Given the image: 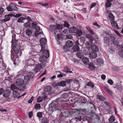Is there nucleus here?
<instances>
[{
	"label": "nucleus",
	"instance_id": "obj_17",
	"mask_svg": "<svg viewBox=\"0 0 123 123\" xmlns=\"http://www.w3.org/2000/svg\"><path fill=\"white\" fill-rule=\"evenodd\" d=\"M35 63L36 62L34 60L31 59H30L27 62V63L28 64V66H30L31 65V66L34 65Z\"/></svg>",
	"mask_w": 123,
	"mask_h": 123
},
{
	"label": "nucleus",
	"instance_id": "obj_41",
	"mask_svg": "<svg viewBox=\"0 0 123 123\" xmlns=\"http://www.w3.org/2000/svg\"><path fill=\"white\" fill-rule=\"evenodd\" d=\"M42 123H49V121L48 119L45 117H43L41 120Z\"/></svg>",
	"mask_w": 123,
	"mask_h": 123
},
{
	"label": "nucleus",
	"instance_id": "obj_8",
	"mask_svg": "<svg viewBox=\"0 0 123 123\" xmlns=\"http://www.w3.org/2000/svg\"><path fill=\"white\" fill-rule=\"evenodd\" d=\"M26 73L27 74V75L24 76V78L25 80L26 79L27 81L30 80V78H32L34 77V74L31 72H27Z\"/></svg>",
	"mask_w": 123,
	"mask_h": 123
},
{
	"label": "nucleus",
	"instance_id": "obj_11",
	"mask_svg": "<svg viewBox=\"0 0 123 123\" xmlns=\"http://www.w3.org/2000/svg\"><path fill=\"white\" fill-rule=\"evenodd\" d=\"M45 49H44L43 51L41 54H42L43 55L42 56L45 57L47 58H48L49 56V54L48 51Z\"/></svg>",
	"mask_w": 123,
	"mask_h": 123
},
{
	"label": "nucleus",
	"instance_id": "obj_27",
	"mask_svg": "<svg viewBox=\"0 0 123 123\" xmlns=\"http://www.w3.org/2000/svg\"><path fill=\"white\" fill-rule=\"evenodd\" d=\"M89 56L91 58L94 59L97 57V54L95 52H92L90 54Z\"/></svg>",
	"mask_w": 123,
	"mask_h": 123
},
{
	"label": "nucleus",
	"instance_id": "obj_56",
	"mask_svg": "<svg viewBox=\"0 0 123 123\" xmlns=\"http://www.w3.org/2000/svg\"><path fill=\"white\" fill-rule=\"evenodd\" d=\"M9 96H7L4 97V99L5 101H9L10 100V98Z\"/></svg>",
	"mask_w": 123,
	"mask_h": 123
},
{
	"label": "nucleus",
	"instance_id": "obj_24",
	"mask_svg": "<svg viewBox=\"0 0 123 123\" xmlns=\"http://www.w3.org/2000/svg\"><path fill=\"white\" fill-rule=\"evenodd\" d=\"M104 89L105 91L109 94L111 96L112 95V92L111 90L108 87L105 86L104 87Z\"/></svg>",
	"mask_w": 123,
	"mask_h": 123
},
{
	"label": "nucleus",
	"instance_id": "obj_21",
	"mask_svg": "<svg viewBox=\"0 0 123 123\" xmlns=\"http://www.w3.org/2000/svg\"><path fill=\"white\" fill-rule=\"evenodd\" d=\"M115 120V116L112 115L108 119L109 123H113Z\"/></svg>",
	"mask_w": 123,
	"mask_h": 123
},
{
	"label": "nucleus",
	"instance_id": "obj_33",
	"mask_svg": "<svg viewBox=\"0 0 123 123\" xmlns=\"http://www.w3.org/2000/svg\"><path fill=\"white\" fill-rule=\"evenodd\" d=\"M17 91L13 92V96L15 98H18L19 97V93L17 92Z\"/></svg>",
	"mask_w": 123,
	"mask_h": 123
},
{
	"label": "nucleus",
	"instance_id": "obj_12",
	"mask_svg": "<svg viewBox=\"0 0 123 123\" xmlns=\"http://www.w3.org/2000/svg\"><path fill=\"white\" fill-rule=\"evenodd\" d=\"M70 32L72 33H75L78 31V29L75 27H71L69 29Z\"/></svg>",
	"mask_w": 123,
	"mask_h": 123
},
{
	"label": "nucleus",
	"instance_id": "obj_2",
	"mask_svg": "<svg viewBox=\"0 0 123 123\" xmlns=\"http://www.w3.org/2000/svg\"><path fill=\"white\" fill-rule=\"evenodd\" d=\"M49 111L52 112L56 110L60 111H61V109L59 106V104L55 101H53L49 105Z\"/></svg>",
	"mask_w": 123,
	"mask_h": 123
},
{
	"label": "nucleus",
	"instance_id": "obj_50",
	"mask_svg": "<svg viewBox=\"0 0 123 123\" xmlns=\"http://www.w3.org/2000/svg\"><path fill=\"white\" fill-rule=\"evenodd\" d=\"M7 8H17L16 6L12 3H10L9 7Z\"/></svg>",
	"mask_w": 123,
	"mask_h": 123
},
{
	"label": "nucleus",
	"instance_id": "obj_3",
	"mask_svg": "<svg viewBox=\"0 0 123 123\" xmlns=\"http://www.w3.org/2000/svg\"><path fill=\"white\" fill-rule=\"evenodd\" d=\"M15 84L19 86L21 90H23L25 88V85L24 84V81L22 79H18L15 81Z\"/></svg>",
	"mask_w": 123,
	"mask_h": 123
},
{
	"label": "nucleus",
	"instance_id": "obj_22",
	"mask_svg": "<svg viewBox=\"0 0 123 123\" xmlns=\"http://www.w3.org/2000/svg\"><path fill=\"white\" fill-rule=\"evenodd\" d=\"M11 89L13 91H18V88L14 84H12L10 86Z\"/></svg>",
	"mask_w": 123,
	"mask_h": 123
},
{
	"label": "nucleus",
	"instance_id": "obj_28",
	"mask_svg": "<svg viewBox=\"0 0 123 123\" xmlns=\"http://www.w3.org/2000/svg\"><path fill=\"white\" fill-rule=\"evenodd\" d=\"M91 48L92 50L94 51L97 52L99 50L98 47L96 45H93Z\"/></svg>",
	"mask_w": 123,
	"mask_h": 123
},
{
	"label": "nucleus",
	"instance_id": "obj_10",
	"mask_svg": "<svg viewBox=\"0 0 123 123\" xmlns=\"http://www.w3.org/2000/svg\"><path fill=\"white\" fill-rule=\"evenodd\" d=\"M40 43L41 46H43L44 47L46 48L47 43V40L44 38H42L40 40Z\"/></svg>",
	"mask_w": 123,
	"mask_h": 123
},
{
	"label": "nucleus",
	"instance_id": "obj_44",
	"mask_svg": "<svg viewBox=\"0 0 123 123\" xmlns=\"http://www.w3.org/2000/svg\"><path fill=\"white\" fill-rule=\"evenodd\" d=\"M110 34V30H108L106 31H104L103 33V35L104 36H109Z\"/></svg>",
	"mask_w": 123,
	"mask_h": 123
},
{
	"label": "nucleus",
	"instance_id": "obj_52",
	"mask_svg": "<svg viewBox=\"0 0 123 123\" xmlns=\"http://www.w3.org/2000/svg\"><path fill=\"white\" fill-rule=\"evenodd\" d=\"M30 23L29 22H26L24 25V26L27 28H29L30 27Z\"/></svg>",
	"mask_w": 123,
	"mask_h": 123
},
{
	"label": "nucleus",
	"instance_id": "obj_57",
	"mask_svg": "<svg viewBox=\"0 0 123 123\" xmlns=\"http://www.w3.org/2000/svg\"><path fill=\"white\" fill-rule=\"evenodd\" d=\"M43 101L42 98L39 96L37 98V102H38L40 103L42 102Z\"/></svg>",
	"mask_w": 123,
	"mask_h": 123
},
{
	"label": "nucleus",
	"instance_id": "obj_6",
	"mask_svg": "<svg viewBox=\"0 0 123 123\" xmlns=\"http://www.w3.org/2000/svg\"><path fill=\"white\" fill-rule=\"evenodd\" d=\"M32 26L34 27L37 32H35V35L36 37L39 34L41 33V32H37L40 30V29L39 27L37 25V24L35 23V22H33L32 23Z\"/></svg>",
	"mask_w": 123,
	"mask_h": 123
},
{
	"label": "nucleus",
	"instance_id": "obj_23",
	"mask_svg": "<svg viewBox=\"0 0 123 123\" xmlns=\"http://www.w3.org/2000/svg\"><path fill=\"white\" fill-rule=\"evenodd\" d=\"M107 2L105 3V6L106 7H110L112 5L111 2L113 0H106Z\"/></svg>",
	"mask_w": 123,
	"mask_h": 123
},
{
	"label": "nucleus",
	"instance_id": "obj_25",
	"mask_svg": "<svg viewBox=\"0 0 123 123\" xmlns=\"http://www.w3.org/2000/svg\"><path fill=\"white\" fill-rule=\"evenodd\" d=\"M11 90H6L5 91H4L3 93V97L9 96V95L10 93Z\"/></svg>",
	"mask_w": 123,
	"mask_h": 123
},
{
	"label": "nucleus",
	"instance_id": "obj_7",
	"mask_svg": "<svg viewBox=\"0 0 123 123\" xmlns=\"http://www.w3.org/2000/svg\"><path fill=\"white\" fill-rule=\"evenodd\" d=\"M84 116V115L83 114L81 113H79L77 117H75L71 120H75L76 122H79L81 121L83 119Z\"/></svg>",
	"mask_w": 123,
	"mask_h": 123
},
{
	"label": "nucleus",
	"instance_id": "obj_15",
	"mask_svg": "<svg viewBox=\"0 0 123 123\" xmlns=\"http://www.w3.org/2000/svg\"><path fill=\"white\" fill-rule=\"evenodd\" d=\"M12 16L13 14L11 13L6 15L5 16V18L3 19V21L5 22L9 21L11 17Z\"/></svg>",
	"mask_w": 123,
	"mask_h": 123
},
{
	"label": "nucleus",
	"instance_id": "obj_40",
	"mask_svg": "<svg viewBox=\"0 0 123 123\" xmlns=\"http://www.w3.org/2000/svg\"><path fill=\"white\" fill-rule=\"evenodd\" d=\"M86 37L91 41H92L93 39V38L92 35L90 34H88L86 35Z\"/></svg>",
	"mask_w": 123,
	"mask_h": 123
},
{
	"label": "nucleus",
	"instance_id": "obj_9",
	"mask_svg": "<svg viewBox=\"0 0 123 123\" xmlns=\"http://www.w3.org/2000/svg\"><path fill=\"white\" fill-rule=\"evenodd\" d=\"M46 49L44 47V46H42L41 45H40L39 46H38L37 47L36 50L38 53L41 54L43 51L44 50V49Z\"/></svg>",
	"mask_w": 123,
	"mask_h": 123
},
{
	"label": "nucleus",
	"instance_id": "obj_62",
	"mask_svg": "<svg viewBox=\"0 0 123 123\" xmlns=\"http://www.w3.org/2000/svg\"><path fill=\"white\" fill-rule=\"evenodd\" d=\"M107 82L111 85H112L113 84V81L111 79L108 80L107 81Z\"/></svg>",
	"mask_w": 123,
	"mask_h": 123
},
{
	"label": "nucleus",
	"instance_id": "obj_20",
	"mask_svg": "<svg viewBox=\"0 0 123 123\" xmlns=\"http://www.w3.org/2000/svg\"><path fill=\"white\" fill-rule=\"evenodd\" d=\"M51 87L49 86H47L45 87L44 91L45 92H48L49 93H50V92L51 90Z\"/></svg>",
	"mask_w": 123,
	"mask_h": 123
},
{
	"label": "nucleus",
	"instance_id": "obj_51",
	"mask_svg": "<svg viewBox=\"0 0 123 123\" xmlns=\"http://www.w3.org/2000/svg\"><path fill=\"white\" fill-rule=\"evenodd\" d=\"M25 18L22 17H21L19 18L18 20V23H22L23 20H24Z\"/></svg>",
	"mask_w": 123,
	"mask_h": 123
},
{
	"label": "nucleus",
	"instance_id": "obj_54",
	"mask_svg": "<svg viewBox=\"0 0 123 123\" xmlns=\"http://www.w3.org/2000/svg\"><path fill=\"white\" fill-rule=\"evenodd\" d=\"M37 116L39 118L42 117V112H38L37 113Z\"/></svg>",
	"mask_w": 123,
	"mask_h": 123
},
{
	"label": "nucleus",
	"instance_id": "obj_29",
	"mask_svg": "<svg viewBox=\"0 0 123 123\" xmlns=\"http://www.w3.org/2000/svg\"><path fill=\"white\" fill-rule=\"evenodd\" d=\"M112 26L115 29L117 28L118 27V25L116 21H111V22Z\"/></svg>",
	"mask_w": 123,
	"mask_h": 123
},
{
	"label": "nucleus",
	"instance_id": "obj_42",
	"mask_svg": "<svg viewBox=\"0 0 123 123\" xmlns=\"http://www.w3.org/2000/svg\"><path fill=\"white\" fill-rule=\"evenodd\" d=\"M86 28L87 29L89 32L91 34L93 35L95 34L94 31L89 27H86Z\"/></svg>",
	"mask_w": 123,
	"mask_h": 123
},
{
	"label": "nucleus",
	"instance_id": "obj_30",
	"mask_svg": "<svg viewBox=\"0 0 123 123\" xmlns=\"http://www.w3.org/2000/svg\"><path fill=\"white\" fill-rule=\"evenodd\" d=\"M88 68L91 70H93L96 68V67L94 66L92 63H90L88 64Z\"/></svg>",
	"mask_w": 123,
	"mask_h": 123
},
{
	"label": "nucleus",
	"instance_id": "obj_53",
	"mask_svg": "<svg viewBox=\"0 0 123 123\" xmlns=\"http://www.w3.org/2000/svg\"><path fill=\"white\" fill-rule=\"evenodd\" d=\"M116 88L117 90L119 91H121L123 89L122 86L120 84L117 86Z\"/></svg>",
	"mask_w": 123,
	"mask_h": 123
},
{
	"label": "nucleus",
	"instance_id": "obj_36",
	"mask_svg": "<svg viewBox=\"0 0 123 123\" xmlns=\"http://www.w3.org/2000/svg\"><path fill=\"white\" fill-rule=\"evenodd\" d=\"M38 67H36L33 69V71L35 72V73L39 72V71L40 69L42 68H40V65L39 64L38 65Z\"/></svg>",
	"mask_w": 123,
	"mask_h": 123
},
{
	"label": "nucleus",
	"instance_id": "obj_47",
	"mask_svg": "<svg viewBox=\"0 0 123 123\" xmlns=\"http://www.w3.org/2000/svg\"><path fill=\"white\" fill-rule=\"evenodd\" d=\"M41 105L39 104H37L35 105V108L36 110H39L40 109Z\"/></svg>",
	"mask_w": 123,
	"mask_h": 123
},
{
	"label": "nucleus",
	"instance_id": "obj_59",
	"mask_svg": "<svg viewBox=\"0 0 123 123\" xmlns=\"http://www.w3.org/2000/svg\"><path fill=\"white\" fill-rule=\"evenodd\" d=\"M72 37L70 35H67L66 37V39H71L72 38Z\"/></svg>",
	"mask_w": 123,
	"mask_h": 123
},
{
	"label": "nucleus",
	"instance_id": "obj_1",
	"mask_svg": "<svg viewBox=\"0 0 123 123\" xmlns=\"http://www.w3.org/2000/svg\"><path fill=\"white\" fill-rule=\"evenodd\" d=\"M11 58L13 61V64L15 65H18L19 63V61L18 57L20 56L22 54L21 50L18 48V46H15L14 44L12 45V50Z\"/></svg>",
	"mask_w": 123,
	"mask_h": 123
},
{
	"label": "nucleus",
	"instance_id": "obj_14",
	"mask_svg": "<svg viewBox=\"0 0 123 123\" xmlns=\"http://www.w3.org/2000/svg\"><path fill=\"white\" fill-rule=\"evenodd\" d=\"M109 39L110 41L112 42L114 44H115L114 41L115 40V39L116 38V35L115 34H111L109 35Z\"/></svg>",
	"mask_w": 123,
	"mask_h": 123
},
{
	"label": "nucleus",
	"instance_id": "obj_32",
	"mask_svg": "<svg viewBox=\"0 0 123 123\" xmlns=\"http://www.w3.org/2000/svg\"><path fill=\"white\" fill-rule=\"evenodd\" d=\"M93 43L92 41H89L87 42L86 46L88 49H90L93 46Z\"/></svg>",
	"mask_w": 123,
	"mask_h": 123
},
{
	"label": "nucleus",
	"instance_id": "obj_63",
	"mask_svg": "<svg viewBox=\"0 0 123 123\" xmlns=\"http://www.w3.org/2000/svg\"><path fill=\"white\" fill-rule=\"evenodd\" d=\"M105 104L107 105L110 108H111V106L109 102L107 101H105L104 102Z\"/></svg>",
	"mask_w": 123,
	"mask_h": 123
},
{
	"label": "nucleus",
	"instance_id": "obj_37",
	"mask_svg": "<svg viewBox=\"0 0 123 123\" xmlns=\"http://www.w3.org/2000/svg\"><path fill=\"white\" fill-rule=\"evenodd\" d=\"M56 29H57V31L58 30L59 31H61L62 28V25L59 24L56 25Z\"/></svg>",
	"mask_w": 123,
	"mask_h": 123
},
{
	"label": "nucleus",
	"instance_id": "obj_38",
	"mask_svg": "<svg viewBox=\"0 0 123 123\" xmlns=\"http://www.w3.org/2000/svg\"><path fill=\"white\" fill-rule=\"evenodd\" d=\"M32 32V31L30 29H27L26 31V34L28 36H31Z\"/></svg>",
	"mask_w": 123,
	"mask_h": 123
},
{
	"label": "nucleus",
	"instance_id": "obj_39",
	"mask_svg": "<svg viewBox=\"0 0 123 123\" xmlns=\"http://www.w3.org/2000/svg\"><path fill=\"white\" fill-rule=\"evenodd\" d=\"M70 69L68 67H66L64 68V71L66 73H69L70 72V73H72V71H70Z\"/></svg>",
	"mask_w": 123,
	"mask_h": 123
},
{
	"label": "nucleus",
	"instance_id": "obj_35",
	"mask_svg": "<svg viewBox=\"0 0 123 123\" xmlns=\"http://www.w3.org/2000/svg\"><path fill=\"white\" fill-rule=\"evenodd\" d=\"M97 98L100 100L104 101L105 100V98L102 95H97Z\"/></svg>",
	"mask_w": 123,
	"mask_h": 123
},
{
	"label": "nucleus",
	"instance_id": "obj_19",
	"mask_svg": "<svg viewBox=\"0 0 123 123\" xmlns=\"http://www.w3.org/2000/svg\"><path fill=\"white\" fill-rule=\"evenodd\" d=\"M84 55L83 53L81 51L77 52L76 54L77 56L80 59H81L83 57Z\"/></svg>",
	"mask_w": 123,
	"mask_h": 123
},
{
	"label": "nucleus",
	"instance_id": "obj_49",
	"mask_svg": "<svg viewBox=\"0 0 123 123\" xmlns=\"http://www.w3.org/2000/svg\"><path fill=\"white\" fill-rule=\"evenodd\" d=\"M87 86H90V87L93 88L94 86V85L93 83L92 82H89L87 84Z\"/></svg>",
	"mask_w": 123,
	"mask_h": 123
},
{
	"label": "nucleus",
	"instance_id": "obj_13",
	"mask_svg": "<svg viewBox=\"0 0 123 123\" xmlns=\"http://www.w3.org/2000/svg\"><path fill=\"white\" fill-rule=\"evenodd\" d=\"M49 30L50 31L54 32L55 33L57 31V29H56V26L55 25H51L50 26Z\"/></svg>",
	"mask_w": 123,
	"mask_h": 123
},
{
	"label": "nucleus",
	"instance_id": "obj_55",
	"mask_svg": "<svg viewBox=\"0 0 123 123\" xmlns=\"http://www.w3.org/2000/svg\"><path fill=\"white\" fill-rule=\"evenodd\" d=\"M7 10L9 11H12L13 10H17L18 8H15V9H13V8H6Z\"/></svg>",
	"mask_w": 123,
	"mask_h": 123
},
{
	"label": "nucleus",
	"instance_id": "obj_45",
	"mask_svg": "<svg viewBox=\"0 0 123 123\" xmlns=\"http://www.w3.org/2000/svg\"><path fill=\"white\" fill-rule=\"evenodd\" d=\"M97 62L98 64L101 65L103 63V60L102 59H97Z\"/></svg>",
	"mask_w": 123,
	"mask_h": 123
},
{
	"label": "nucleus",
	"instance_id": "obj_16",
	"mask_svg": "<svg viewBox=\"0 0 123 123\" xmlns=\"http://www.w3.org/2000/svg\"><path fill=\"white\" fill-rule=\"evenodd\" d=\"M25 73V72L23 69H21L18 73L17 75L16 76V78L20 77L23 76Z\"/></svg>",
	"mask_w": 123,
	"mask_h": 123
},
{
	"label": "nucleus",
	"instance_id": "obj_26",
	"mask_svg": "<svg viewBox=\"0 0 123 123\" xmlns=\"http://www.w3.org/2000/svg\"><path fill=\"white\" fill-rule=\"evenodd\" d=\"M108 16L109 18V19L111 21H114V20L115 17L110 12L109 13Z\"/></svg>",
	"mask_w": 123,
	"mask_h": 123
},
{
	"label": "nucleus",
	"instance_id": "obj_5",
	"mask_svg": "<svg viewBox=\"0 0 123 123\" xmlns=\"http://www.w3.org/2000/svg\"><path fill=\"white\" fill-rule=\"evenodd\" d=\"M73 44L74 43L72 41L68 40L66 43L65 45L63 46V49L65 50L66 49V52H68L69 50L68 48H71L73 45Z\"/></svg>",
	"mask_w": 123,
	"mask_h": 123
},
{
	"label": "nucleus",
	"instance_id": "obj_34",
	"mask_svg": "<svg viewBox=\"0 0 123 123\" xmlns=\"http://www.w3.org/2000/svg\"><path fill=\"white\" fill-rule=\"evenodd\" d=\"M72 49L74 51H77L80 50V48L79 46L74 45L72 47Z\"/></svg>",
	"mask_w": 123,
	"mask_h": 123
},
{
	"label": "nucleus",
	"instance_id": "obj_4",
	"mask_svg": "<svg viewBox=\"0 0 123 123\" xmlns=\"http://www.w3.org/2000/svg\"><path fill=\"white\" fill-rule=\"evenodd\" d=\"M47 58L43 56L40 57L39 59V61L42 63L41 64H39L40 65V68H42L43 67H44L46 66L47 62Z\"/></svg>",
	"mask_w": 123,
	"mask_h": 123
},
{
	"label": "nucleus",
	"instance_id": "obj_43",
	"mask_svg": "<svg viewBox=\"0 0 123 123\" xmlns=\"http://www.w3.org/2000/svg\"><path fill=\"white\" fill-rule=\"evenodd\" d=\"M58 85L60 86H64L66 85V84L65 83V81H61L60 82H59L58 83Z\"/></svg>",
	"mask_w": 123,
	"mask_h": 123
},
{
	"label": "nucleus",
	"instance_id": "obj_48",
	"mask_svg": "<svg viewBox=\"0 0 123 123\" xmlns=\"http://www.w3.org/2000/svg\"><path fill=\"white\" fill-rule=\"evenodd\" d=\"M63 36V35L62 34H58L57 35V38L59 40L62 39Z\"/></svg>",
	"mask_w": 123,
	"mask_h": 123
},
{
	"label": "nucleus",
	"instance_id": "obj_61",
	"mask_svg": "<svg viewBox=\"0 0 123 123\" xmlns=\"http://www.w3.org/2000/svg\"><path fill=\"white\" fill-rule=\"evenodd\" d=\"M78 10L80 11L81 12H85L86 11V8H83L81 9H77Z\"/></svg>",
	"mask_w": 123,
	"mask_h": 123
},
{
	"label": "nucleus",
	"instance_id": "obj_64",
	"mask_svg": "<svg viewBox=\"0 0 123 123\" xmlns=\"http://www.w3.org/2000/svg\"><path fill=\"white\" fill-rule=\"evenodd\" d=\"M34 98V97L33 96H32L31 99L29 100L28 101V103H31L32 102L33 99Z\"/></svg>",
	"mask_w": 123,
	"mask_h": 123
},
{
	"label": "nucleus",
	"instance_id": "obj_18",
	"mask_svg": "<svg viewBox=\"0 0 123 123\" xmlns=\"http://www.w3.org/2000/svg\"><path fill=\"white\" fill-rule=\"evenodd\" d=\"M110 39L108 37L104 36L103 37V42L105 44H108L110 42Z\"/></svg>",
	"mask_w": 123,
	"mask_h": 123
},
{
	"label": "nucleus",
	"instance_id": "obj_58",
	"mask_svg": "<svg viewBox=\"0 0 123 123\" xmlns=\"http://www.w3.org/2000/svg\"><path fill=\"white\" fill-rule=\"evenodd\" d=\"M21 16V14H13V16H14V17L15 18H18Z\"/></svg>",
	"mask_w": 123,
	"mask_h": 123
},
{
	"label": "nucleus",
	"instance_id": "obj_31",
	"mask_svg": "<svg viewBox=\"0 0 123 123\" xmlns=\"http://www.w3.org/2000/svg\"><path fill=\"white\" fill-rule=\"evenodd\" d=\"M82 61L83 63L85 64H87L89 62L88 58L86 57H84L82 59Z\"/></svg>",
	"mask_w": 123,
	"mask_h": 123
},
{
	"label": "nucleus",
	"instance_id": "obj_46",
	"mask_svg": "<svg viewBox=\"0 0 123 123\" xmlns=\"http://www.w3.org/2000/svg\"><path fill=\"white\" fill-rule=\"evenodd\" d=\"M82 31L78 29V31L76 32V35L77 37H79L82 35Z\"/></svg>",
	"mask_w": 123,
	"mask_h": 123
},
{
	"label": "nucleus",
	"instance_id": "obj_60",
	"mask_svg": "<svg viewBox=\"0 0 123 123\" xmlns=\"http://www.w3.org/2000/svg\"><path fill=\"white\" fill-rule=\"evenodd\" d=\"M64 25L65 27H69L70 26V25L67 22H64Z\"/></svg>",
	"mask_w": 123,
	"mask_h": 123
}]
</instances>
